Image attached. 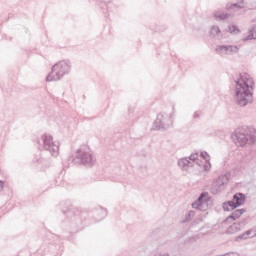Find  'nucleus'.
Wrapping results in <instances>:
<instances>
[{
  "instance_id": "1",
  "label": "nucleus",
  "mask_w": 256,
  "mask_h": 256,
  "mask_svg": "<svg viewBox=\"0 0 256 256\" xmlns=\"http://www.w3.org/2000/svg\"><path fill=\"white\" fill-rule=\"evenodd\" d=\"M234 86V99L239 107H246V105L253 102L255 81L251 75L240 73L238 78L234 80Z\"/></svg>"
},
{
  "instance_id": "2",
  "label": "nucleus",
  "mask_w": 256,
  "mask_h": 256,
  "mask_svg": "<svg viewBox=\"0 0 256 256\" xmlns=\"http://www.w3.org/2000/svg\"><path fill=\"white\" fill-rule=\"evenodd\" d=\"M232 139L238 147H245L247 143L253 145L256 141V130L252 126L238 127L232 134Z\"/></svg>"
},
{
  "instance_id": "3",
  "label": "nucleus",
  "mask_w": 256,
  "mask_h": 256,
  "mask_svg": "<svg viewBox=\"0 0 256 256\" xmlns=\"http://www.w3.org/2000/svg\"><path fill=\"white\" fill-rule=\"evenodd\" d=\"M71 71V61L62 60L52 66L51 72L47 75L46 81H61Z\"/></svg>"
},
{
  "instance_id": "4",
  "label": "nucleus",
  "mask_w": 256,
  "mask_h": 256,
  "mask_svg": "<svg viewBox=\"0 0 256 256\" xmlns=\"http://www.w3.org/2000/svg\"><path fill=\"white\" fill-rule=\"evenodd\" d=\"M97 159L93 155L91 149L84 146L76 151L75 158H73L72 163L74 165H85L86 167H93Z\"/></svg>"
},
{
  "instance_id": "5",
  "label": "nucleus",
  "mask_w": 256,
  "mask_h": 256,
  "mask_svg": "<svg viewBox=\"0 0 256 256\" xmlns=\"http://www.w3.org/2000/svg\"><path fill=\"white\" fill-rule=\"evenodd\" d=\"M40 145L39 149L44 151H49L52 157H57L59 155V143L53 141V136L49 134H44L38 141Z\"/></svg>"
},
{
  "instance_id": "6",
  "label": "nucleus",
  "mask_w": 256,
  "mask_h": 256,
  "mask_svg": "<svg viewBox=\"0 0 256 256\" xmlns=\"http://www.w3.org/2000/svg\"><path fill=\"white\" fill-rule=\"evenodd\" d=\"M173 114L170 116L160 113L157 115L156 120L154 121L153 127L156 131H167L171 125H173Z\"/></svg>"
},
{
  "instance_id": "7",
  "label": "nucleus",
  "mask_w": 256,
  "mask_h": 256,
  "mask_svg": "<svg viewBox=\"0 0 256 256\" xmlns=\"http://www.w3.org/2000/svg\"><path fill=\"white\" fill-rule=\"evenodd\" d=\"M245 203V194L236 193L233 195V199L222 204L224 211H233L237 207H241Z\"/></svg>"
},
{
  "instance_id": "8",
  "label": "nucleus",
  "mask_w": 256,
  "mask_h": 256,
  "mask_svg": "<svg viewBox=\"0 0 256 256\" xmlns=\"http://www.w3.org/2000/svg\"><path fill=\"white\" fill-rule=\"evenodd\" d=\"M228 181L229 178L227 177V175H220L212 182V185L210 187V193H212V195H218V193H221V191L223 190V187L227 185Z\"/></svg>"
},
{
  "instance_id": "9",
  "label": "nucleus",
  "mask_w": 256,
  "mask_h": 256,
  "mask_svg": "<svg viewBox=\"0 0 256 256\" xmlns=\"http://www.w3.org/2000/svg\"><path fill=\"white\" fill-rule=\"evenodd\" d=\"M239 49H241L239 45H219L216 47V52L218 55H236Z\"/></svg>"
},
{
  "instance_id": "10",
  "label": "nucleus",
  "mask_w": 256,
  "mask_h": 256,
  "mask_svg": "<svg viewBox=\"0 0 256 256\" xmlns=\"http://www.w3.org/2000/svg\"><path fill=\"white\" fill-rule=\"evenodd\" d=\"M208 192H202L197 200L192 203L193 209H198V211H205V205H207Z\"/></svg>"
},
{
  "instance_id": "11",
  "label": "nucleus",
  "mask_w": 256,
  "mask_h": 256,
  "mask_svg": "<svg viewBox=\"0 0 256 256\" xmlns=\"http://www.w3.org/2000/svg\"><path fill=\"white\" fill-rule=\"evenodd\" d=\"M247 210L245 209H237L235 211H233L231 213V215H229L227 218H226V223H231L233 221H237V219H239V217H241V215H243V213H245Z\"/></svg>"
},
{
  "instance_id": "12",
  "label": "nucleus",
  "mask_w": 256,
  "mask_h": 256,
  "mask_svg": "<svg viewBox=\"0 0 256 256\" xmlns=\"http://www.w3.org/2000/svg\"><path fill=\"white\" fill-rule=\"evenodd\" d=\"M253 237H256V227L254 229L247 230L243 234L236 237V241H241V240H245V239H253Z\"/></svg>"
},
{
  "instance_id": "13",
  "label": "nucleus",
  "mask_w": 256,
  "mask_h": 256,
  "mask_svg": "<svg viewBox=\"0 0 256 256\" xmlns=\"http://www.w3.org/2000/svg\"><path fill=\"white\" fill-rule=\"evenodd\" d=\"M210 37L222 39L223 33L221 32V29L218 26H212L210 29Z\"/></svg>"
},
{
  "instance_id": "14",
  "label": "nucleus",
  "mask_w": 256,
  "mask_h": 256,
  "mask_svg": "<svg viewBox=\"0 0 256 256\" xmlns=\"http://www.w3.org/2000/svg\"><path fill=\"white\" fill-rule=\"evenodd\" d=\"M214 19H216V21H225L226 19H229V17H231V14L229 13H224L221 11H215L213 13Z\"/></svg>"
},
{
  "instance_id": "15",
  "label": "nucleus",
  "mask_w": 256,
  "mask_h": 256,
  "mask_svg": "<svg viewBox=\"0 0 256 256\" xmlns=\"http://www.w3.org/2000/svg\"><path fill=\"white\" fill-rule=\"evenodd\" d=\"M178 165L181 169L186 170L187 167L193 166V162H191L188 157H185L178 160Z\"/></svg>"
},
{
  "instance_id": "16",
  "label": "nucleus",
  "mask_w": 256,
  "mask_h": 256,
  "mask_svg": "<svg viewBox=\"0 0 256 256\" xmlns=\"http://www.w3.org/2000/svg\"><path fill=\"white\" fill-rule=\"evenodd\" d=\"M195 217V211L190 210L184 217V219L181 221V223H189L191 221H193Z\"/></svg>"
},
{
  "instance_id": "17",
  "label": "nucleus",
  "mask_w": 256,
  "mask_h": 256,
  "mask_svg": "<svg viewBox=\"0 0 256 256\" xmlns=\"http://www.w3.org/2000/svg\"><path fill=\"white\" fill-rule=\"evenodd\" d=\"M253 39H256V29L252 28L248 32V36H246L243 41H253Z\"/></svg>"
},
{
  "instance_id": "18",
  "label": "nucleus",
  "mask_w": 256,
  "mask_h": 256,
  "mask_svg": "<svg viewBox=\"0 0 256 256\" xmlns=\"http://www.w3.org/2000/svg\"><path fill=\"white\" fill-rule=\"evenodd\" d=\"M187 158L190 162L193 161L194 163H196V165H201V164H199V160H198L199 159V154L198 153H193Z\"/></svg>"
},
{
  "instance_id": "19",
  "label": "nucleus",
  "mask_w": 256,
  "mask_h": 256,
  "mask_svg": "<svg viewBox=\"0 0 256 256\" xmlns=\"http://www.w3.org/2000/svg\"><path fill=\"white\" fill-rule=\"evenodd\" d=\"M228 33H233L234 35H237V33H240V30L235 25H229L228 26Z\"/></svg>"
},
{
  "instance_id": "20",
  "label": "nucleus",
  "mask_w": 256,
  "mask_h": 256,
  "mask_svg": "<svg viewBox=\"0 0 256 256\" xmlns=\"http://www.w3.org/2000/svg\"><path fill=\"white\" fill-rule=\"evenodd\" d=\"M64 213L67 217H72V215H71L72 213H74V215H79V211L77 210V208H71Z\"/></svg>"
},
{
  "instance_id": "21",
  "label": "nucleus",
  "mask_w": 256,
  "mask_h": 256,
  "mask_svg": "<svg viewBox=\"0 0 256 256\" xmlns=\"http://www.w3.org/2000/svg\"><path fill=\"white\" fill-rule=\"evenodd\" d=\"M244 3H245V2H244L243 0H241L240 3H234V4H232L230 7L227 6L226 8H227V9H231V8L239 7V9H243V7H245V6H244Z\"/></svg>"
},
{
  "instance_id": "22",
  "label": "nucleus",
  "mask_w": 256,
  "mask_h": 256,
  "mask_svg": "<svg viewBox=\"0 0 256 256\" xmlns=\"http://www.w3.org/2000/svg\"><path fill=\"white\" fill-rule=\"evenodd\" d=\"M229 231H241V224L234 223L229 227Z\"/></svg>"
},
{
  "instance_id": "23",
  "label": "nucleus",
  "mask_w": 256,
  "mask_h": 256,
  "mask_svg": "<svg viewBox=\"0 0 256 256\" xmlns=\"http://www.w3.org/2000/svg\"><path fill=\"white\" fill-rule=\"evenodd\" d=\"M200 157L204 159L206 162L209 161L210 159L209 154L207 152H201Z\"/></svg>"
},
{
  "instance_id": "24",
  "label": "nucleus",
  "mask_w": 256,
  "mask_h": 256,
  "mask_svg": "<svg viewBox=\"0 0 256 256\" xmlns=\"http://www.w3.org/2000/svg\"><path fill=\"white\" fill-rule=\"evenodd\" d=\"M101 215H102L101 219H105V217H107V209L101 208Z\"/></svg>"
},
{
  "instance_id": "25",
  "label": "nucleus",
  "mask_w": 256,
  "mask_h": 256,
  "mask_svg": "<svg viewBox=\"0 0 256 256\" xmlns=\"http://www.w3.org/2000/svg\"><path fill=\"white\" fill-rule=\"evenodd\" d=\"M221 256H239V254H237L236 252H230V253H226L224 255Z\"/></svg>"
},
{
  "instance_id": "26",
  "label": "nucleus",
  "mask_w": 256,
  "mask_h": 256,
  "mask_svg": "<svg viewBox=\"0 0 256 256\" xmlns=\"http://www.w3.org/2000/svg\"><path fill=\"white\" fill-rule=\"evenodd\" d=\"M199 117H200L199 112H195L193 115V119H199Z\"/></svg>"
},
{
  "instance_id": "27",
  "label": "nucleus",
  "mask_w": 256,
  "mask_h": 256,
  "mask_svg": "<svg viewBox=\"0 0 256 256\" xmlns=\"http://www.w3.org/2000/svg\"><path fill=\"white\" fill-rule=\"evenodd\" d=\"M3 185H4L3 181L0 180V192L3 191Z\"/></svg>"
},
{
  "instance_id": "28",
  "label": "nucleus",
  "mask_w": 256,
  "mask_h": 256,
  "mask_svg": "<svg viewBox=\"0 0 256 256\" xmlns=\"http://www.w3.org/2000/svg\"><path fill=\"white\" fill-rule=\"evenodd\" d=\"M159 256H170L169 252L159 254Z\"/></svg>"
},
{
  "instance_id": "29",
  "label": "nucleus",
  "mask_w": 256,
  "mask_h": 256,
  "mask_svg": "<svg viewBox=\"0 0 256 256\" xmlns=\"http://www.w3.org/2000/svg\"><path fill=\"white\" fill-rule=\"evenodd\" d=\"M128 113H133V109L129 108Z\"/></svg>"
},
{
  "instance_id": "30",
  "label": "nucleus",
  "mask_w": 256,
  "mask_h": 256,
  "mask_svg": "<svg viewBox=\"0 0 256 256\" xmlns=\"http://www.w3.org/2000/svg\"><path fill=\"white\" fill-rule=\"evenodd\" d=\"M205 170H207V165L204 166Z\"/></svg>"
}]
</instances>
